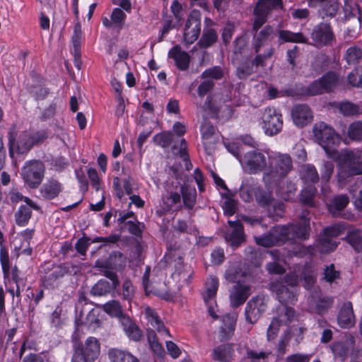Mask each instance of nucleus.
Masks as SVG:
<instances>
[{
    "label": "nucleus",
    "mask_w": 362,
    "mask_h": 362,
    "mask_svg": "<svg viewBox=\"0 0 362 362\" xmlns=\"http://www.w3.org/2000/svg\"><path fill=\"white\" fill-rule=\"evenodd\" d=\"M338 245V242L321 233L316 243V250L320 253H329L334 251Z\"/></svg>",
    "instance_id": "nucleus-32"
},
{
    "label": "nucleus",
    "mask_w": 362,
    "mask_h": 362,
    "mask_svg": "<svg viewBox=\"0 0 362 362\" xmlns=\"http://www.w3.org/2000/svg\"><path fill=\"white\" fill-rule=\"evenodd\" d=\"M231 347L228 344H221L212 351L211 358L214 361L221 362L226 361L230 354Z\"/></svg>",
    "instance_id": "nucleus-36"
},
{
    "label": "nucleus",
    "mask_w": 362,
    "mask_h": 362,
    "mask_svg": "<svg viewBox=\"0 0 362 362\" xmlns=\"http://www.w3.org/2000/svg\"><path fill=\"white\" fill-rule=\"evenodd\" d=\"M100 349L98 340L93 337H89L85 341L84 345L77 346L74 352L81 354L88 361H93L98 356Z\"/></svg>",
    "instance_id": "nucleus-18"
},
{
    "label": "nucleus",
    "mask_w": 362,
    "mask_h": 362,
    "mask_svg": "<svg viewBox=\"0 0 362 362\" xmlns=\"http://www.w3.org/2000/svg\"><path fill=\"white\" fill-rule=\"evenodd\" d=\"M281 0H259L256 6L262 10H266V12L269 13L271 9L281 7Z\"/></svg>",
    "instance_id": "nucleus-58"
},
{
    "label": "nucleus",
    "mask_w": 362,
    "mask_h": 362,
    "mask_svg": "<svg viewBox=\"0 0 362 362\" xmlns=\"http://www.w3.org/2000/svg\"><path fill=\"white\" fill-rule=\"evenodd\" d=\"M334 298L326 296H314L308 298V308L311 312L323 315L332 307Z\"/></svg>",
    "instance_id": "nucleus-19"
},
{
    "label": "nucleus",
    "mask_w": 362,
    "mask_h": 362,
    "mask_svg": "<svg viewBox=\"0 0 362 362\" xmlns=\"http://www.w3.org/2000/svg\"><path fill=\"white\" fill-rule=\"evenodd\" d=\"M254 15L255 19L252 29L257 32V30L266 23L268 13L266 12V10H262V8L255 6L254 8Z\"/></svg>",
    "instance_id": "nucleus-42"
},
{
    "label": "nucleus",
    "mask_w": 362,
    "mask_h": 362,
    "mask_svg": "<svg viewBox=\"0 0 362 362\" xmlns=\"http://www.w3.org/2000/svg\"><path fill=\"white\" fill-rule=\"evenodd\" d=\"M108 357L111 362H140L130 352L118 349H110L108 352Z\"/></svg>",
    "instance_id": "nucleus-30"
},
{
    "label": "nucleus",
    "mask_w": 362,
    "mask_h": 362,
    "mask_svg": "<svg viewBox=\"0 0 362 362\" xmlns=\"http://www.w3.org/2000/svg\"><path fill=\"white\" fill-rule=\"evenodd\" d=\"M246 275L245 272L243 270L240 264H234L230 266L225 273V278L230 282H236L240 284L242 279Z\"/></svg>",
    "instance_id": "nucleus-34"
},
{
    "label": "nucleus",
    "mask_w": 362,
    "mask_h": 362,
    "mask_svg": "<svg viewBox=\"0 0 362 362\" xmlns=\"http://www.w3.org/2000/svg\"><path fill=\"white\" fill-rule=\"evenodd\" d=\"M290 329L291 338H294L296 345H298L303 339V334L306 331V328L303 326H290L286 328Z\"/></svg>",
    "instance_id": "nucleus-56"
},
{
    "label": "nucleus",
    "mask_w": 362,
    "mask_h": 362,
    "mask_svg": "<svg viewBox=\"0 0 362 362\" xmlns=\"http://www.w3.org/2000/svg\"><path fill=\"white\" fill-rule=\"evenodd\" d=\"M45 165L39 160L27 161L21 170L24 182L30 187L35 189L42 182L45 175Z\"/></svg>",
    "instance_id": "nucleus-5"
},
{
    "label": "nucleus",
    "mask_w": 362,
    "mask_h": 362,
    "mask_svg": "<svg viewBox=\"0 0 362 362\" xmlns=\"http://www.w3.org/2000/svg\"><path fill=\"white\" fill-rule=\"evenodd\" d=\"M250 286L237 284L232 288L230 292V302L233 308H237L243 304L250 296Z\"/></svg>",
    "instance_id": "nucleus-22"
},
{
    "label": "nucleus",
    "mask_w": 362,
    "mask_h": 362,
    "mask_svg": "<svg viewBox=\"0 0 362 362\" xmlns=\"http://www.w3.org/2000/svg\"><path fill=\"white\" fill-rule=\"evenodd\" d=\"M182 197L184 205L189 209H192L195 203V189L191 192H187L186 190L184 189V187H182Z\"/></svg>",
    "instance_id": "nucleus-59"
},
{
    "label": "nucleus",
    "mask_w": 362,
    "mask_h": 362,
    "mask_svg": "<svg viewBox=\"0 0 362 362\" xmlns=\"http://www.w3.org/2000/svg\"><path fill=\"white\" fill-rule=\"evenodd\" d=\"M103 310L111 316L121 317L122 310L119 303L116 300H111L103 305Z\"/></svg>",
    "instance_id": "nucleus-49"
},
{
    "label": "nucleus",
    "mask_w": 362,
    "mask_h": 362,
    "mask_svg": "<svg viewBox=\"0 0 362 362\" xmlns=\"http://www.w3.org/2000/svg\"><path fill=\"white\" fill-rule=\"evenodd\" d=\"M298 274H288L284 279L272 281L268 288L276 295L281 305L294 303L297 301Z\"/></svg>",
    "instance_id": "nucleus-4"
},
{
    "label": "nucleus",
    "mask_w": 362,
    "mask_h": 362,
    "mask_svg": "<svg viewBox=\"0 0 362 362\" xmlns=\"http://www.w3.org/2000/svg\"><path fill=\"white\" fill-rule=\"evenodd\" d=\"M267 300L263 296L252 298L247 303L245 310L246 320L254 324L256 322L267 308Z\"/></svg>",
    "instance_id": "nucleus-11"
},
{
    "label": "nucleus",
    "mask_w": 362,
    "mask_h": 362,
    "mask_svg": "<svg viewBox=\"0 0 362 362\" xmlns=\"http://www.w3.org/2000/svg\"><path fill=\"white\" fill-rule=\"evenodd\" d=\"M362 58V49L358 47H351L346 52L345 59L349 64H356Z\"/></svg>",
    "instance_id": "nucleus-43"
},
{
    "label": "nucleus",
    "mask_w": 362,
    "mask_h": 362,
    "mask_svg": "<svg viewBox=\"0 0 362 362\" xmlns=\"http://www.w3.org/2000/svg\"><path fill=\"white\" fill-rule=\"evenodd\" d=\"M123 330L127 336L135 341H139L143 334L139 327L129 317H122L121 320Z\"/></svg>",
    "instance_id": "nucleus-27"
},
{
    "label": "nucleus",
    "mask_w": 362,
    "mask_h": 362,
    "mask_svg": "<svg viewBox=\"0 0 362 362\" xmlns=\"http://www.w3.org/2000/svg\"><path fill=\"white\" fill-rule=\"evenodd\" d=\"M324 92L320 78L310 83L305 90V93L308 95H316Z\"/></svg>",
    "instance_id": "nucleus-61"
},
{
    "label": "nucleus",
    "mask_w": 362,
    "mask_h": 362,
    "mask_svg": "<svg viewBox=\"0 0 362 362\" xmlns=\"http://www.w3.org/2000/svg\"><path fill=\"white\" fill-rule=\"evenodd\" d=\"M348 136L351 140H362V122H355L351 124L348 129Z\"/></svg>",
    "instance_id": "nucleus-48"
},
{
    "label": "nucleus",
    "mask_w": 362,
    "mask_h": 362,
    "mask_svg": "<svg viewBox=\"0 0 362 362\" xmlns=\"http://www.w3.org/2000/svg\"><path fill=\"white\" fill-rule=\"evenodd\" d=\"M348 82L354 86L362 87V73H359L358 69H354L348 75Z\"/></svg>",
    "instance_id": "nucleus-64"
},
{
    "label": "nucleus",
    "mask_w": 362,
    "mask_h": 362,
    "mask_svg": "<svg viewBox=\"0 0 362 362\" xmlns=\"http://www.w3.org/2000/svg\"><path fill=\"white\" fill-rule=\"evenodd\" d=\"M110 18L115 26L120 28L126 18V14L121 8H115L113 9Z\"/></svg>",
    "instance_id": "nucleus-60"
},
{
    "label": "nucleus",
    "mask_w": 362,
    "mask_h": 362,
    "mask_svg": "<svg viewBox=\"0 0 362 362\" xmlns=\"http://www.w3.org/2000/svg\"><path fill=\"white\" fill-rule=\"evenodd\" d=\"M321 10L322 18L325 16L334 17L338 10V4L336 0H326Z\"/></svg>",
    "instance_id": "nucleus-46"
},
{
    "label": "nucleus",
    "mask_w": 362,
    "mask_h": 362,
    "mask_svg": "<svg viewBox=\"0 0 362 362\" xmlns=\"http://www.w3.org/2000/svg\"><path fill=\"white\" fill-rule=\"evenodd\" d=\"M270 354V351H261L258 352L254 350L247 351V356L251 361V362L264 361Z\"/></svg>",
    "instance_id": "nucleus-57"
},
{
    "label": "nucleus",
    "mask_w": 362,
    "mask_h": 362,
    "mask_svg": "<svg viewBox=\"0 0 362 362\" xmlns=\"http://www.w3.org/2000/svg\"><path fill=\"white\" fill-rule=\"evenodd\" d=\"M240 163L243 168L250 174L262 171L267 165L265 156L257 150L246 153L243 158L240 159Z\"/></svg>",
    "instance_id": "nucleus-9"
},
{
    "label": "nucleus",
    "mask_w": 362,
    "mask_h": 362,
    "mask_svg": "<svg viewBox=\"0 0 362 362\" xmlns=\"http://www.w3.org/2000/svg\"><path fill=\"white\" fill-rule=\"evenodd\" d=\"M218 285V279L216 276H209L205 284L206 291L202 294L204 300L208 308L209 314L214 319L218 318V316L216 315V303L214 298Z\"/></svg>",
    "instance_id": "nucleus-10"
},
{
    "label": "nucleus",
    "mask_w": 362,
    "mask_h": 362,
    "mask_svg": "<svg viewBox=\"0 0 362 362\" xmlns=\"http://www.w3.org/2000/svg\"><path fill=\"white\" fill-rule=\"evenodd\" d=\"M268 215L274 221H278L284 214V204L281 202H275L272 204L268 209Z\"/></svg>",
    "instance_id": "nucleus-50"
},
{
    "label": "nucleus",
    "mask_w": 362,
    "mask_h": 362,
    "mask_svg": "<svg viewBox=\"0 0 362 362\" xmlns=\"http://www.w3.org/2000/svg\"><path fill=\"white\" fill-rule=\"evenodd\" d=\"M113 288L112 284L106 280L101 279L98 281L91 288V294L96 296H104L109 293Z\"/></svg>",
    "instance_id": "nucleus-37"
},
{
    "label": "nucleus",
    "mask_w": 362,
    "mask_h": 362,
    "mask_svg": "<svg viewBox=\"0 0 362 362\" xmlns=\"http://www.w3.org/2000/svg\"><path fill=\"white\" fill-rule=\"evenodd\" d=\"M303 176L306 181L310 182L312 183H315L319 180L317 170L312 165H306Z\"/></svg>",
    "instance_id": "nucleus-63"
},
{
    "label": "nucleus",
    "mask_w": 362,
    "mask_h": 362,
    "mask_svg": "<svg viewBox=\"0 0 362 362\" xmlns=\"http://www.w3.org/2000/svg\"><path fill=\"white\" fill-rule=\"evenodd\" d=\"M313 45L316 47L329 46L335 40L334 34L329 23H320L316 25L310 34Z\"/></svg>",
    "instance_id": "nucleus-8"
},
{
    "label": "nucleus",
    "mask_w": 362,
    "mask_h": 362,
    "mask_svg": "<svg viewBox=\"0 0 362 362\" xmlns=\"http://www.w3.org/2000/svg\"><path fill=\"white\" fill-rule=\"evenodd\" d=\"M24 202L25 204L21 205L16 214V224L21 226L28 223L31 217L32 209H40V206L30 198L25 197Z\"/></svg>",
    "instance_id": "nucleus-21"
},
{
    "label": "nucleus",
    "mask_w": 362,
    "mask_h": 362,
    "mask_svg": "<svg viewBox=\"0 0 362 362\" xmlns=\"http://www.w3.org/2000/svg\"><path fill=\"white\" fill-rule=\"evenodd\" d=\"M107 263L108 262H101L100 261H96L95 266L97 267L105 269L103 271L104 275L111 281L110 284H112L113 288H117L119 285V282L117 279V276L115 274V272L107 269V267L106 265Z\"/></svg>",
    "instance_id": "nucleus-52"
},
{
    "label": "nucleus",
    "mask_w": 362,
    "mask_h": 362,
    "mask_svg": "<svg viewBox=\"0 0 362 362\" xmlns=\"http://www.w3.org/2000/svg\"><path fill=\"white\" fill-rule=\"evenodd\" d=\"M305 213V211L301 216L299 223L274 226L268 233L255 237L256 243L263 247H270L296 240L308 239L310 218L306 217Z\"/></svg>",
    "instance_id": "nucleus-2"
},
{
    "label": "nucleus",
    "mask_w": 362,
    "mask_h": 362,
    "mask_svg": "<svg viewBox=\"0 0 362 362\" xmlns=\"http://www.w3.org/2000/svg\"><path fill=\"white\" fill-rule=\"evenodd\" d=\"M273 187H277L278 193L286 201L289 200L296 191V184L288 180L282 185L281 181H280L277 185H273Z\"/></svg>",
    "instance_id": "nucleus-35"
},
{
    "label": "nucleus",
    "mask_w": 362,
    "mask_h": 362,
    "mask_svg": "<svg viewBox=\"0 0 362 362\" xmlns=\"http://www.w3.org/2000/svg\"><path fill=\"white\" fill-rule=\"evenodd\" d=\"M61 191V184L57 180H50L43 185L40 189V194L47 199H52L57 197Z\"/></svg>",
    "instance_id": "nucleus-29"
},
{
    "label": "nucleus",
    "mask_w": 362,
    "mask_h": 362,
    "mask_svg": "<svg viewBox=\"0 0 362 362\" xmlns=\"http://www.w3.org/2000/svg\"><path fill=\"white\" fill-rule=\"evenodd\" d=\"M345 225L339 223L325 228L322 233L326 234V236L333 239L343 234L345 232Z\"/></svg>",
    "instance_id": "nucleus-51"
},
{
    "label": "nucleus",
    "mask_w": 362,
    "mask_h": 362,
    "mask_svg": "<svg viewBox=\"0 0 362 362\" xmlns=\"http://www.w3.org/2000/svg\"><path fill=\"white\" fill-rule=\"evenodd\" d=\"M320 81L324 91L330 92L339 84L340 78L336 72L328 71L320 78Z\"/></svg>",
    "instance_id": "nucleus-33"
},
{
    "label": "nucleus",
    "mask_w": 362,
    "mask_h": 362,
    "mask_svg": "<svg viewBox=\"0 0 362 362\" xmlns=\"http://www.w3.org/2000/svg\"><path fill=\"white\" fill-rule=\"evenodd\" d=\"M255 199L258 204L267 209L273 204L274 198L272 192L258 190L255 193Z\"/></svg>",
    "instance_id": "nucleus-40"
},
{
    "label": "nucleus",
    "mask_w": 362,
    "mask_h": 362,
    "mask_svg": "<svg viewBox=\"0 0 362 362\" xmlns=\"http://www.w3.org/2000/svg\"><path fill=\"white\" fill-rule=\"evenodd\" d=\"M291 339L290 329H286L281 335L277 344V353L279 355H284L288 351L289 341Z\"/></svg>",
    "instance_id": "nucleus-45"
},
{
    "label": "nucleus",
    "mask_w": 362,
    "mask_h": 362,
    "mask_svg": "<svg viewBox=\"0 0 362 362\" xmlns=\"http://www.w3.org/2000/svg\"><path fill=\"white\" fill-rule=\"evenodd\" d=\"M182 191V186H178V184L173 186H167L166 193L163 196V207L157 213L160 215L166 211H170L173 207L181 203V195Z\"/></svg>",
    "instance_id": "nucleus-14"
},
{
    "label": "nucleus",
    "mask_w": 362,
    "mask_h": 362,
    "mask_svg": "<svg viewBox=\"0 0 362 362\" xmlns=\"http://www.w3.org/2000/svg\"><path fill=\"white\" fill-rule=\"evenodd\" d=\"M47 138V134L45 131L30 132H22L16 141V150L19 153H28L32 147L42 143Z\"/></svg>",
    "instance_id": "nucleus-7"
},
{
    "label": "nucleus",
    "mask_w": 362,
    "mask_h": 362,
    "mask_svg": "<svg viewBox=\"0 0 362 362\" xmlns=\"http://www.w3.org/2000/svg\"><path fill=\"white\" fill-rule=\"evenodd\" d=\"M201 32L200 18L191 13L185 23L184 31V41L187 45L194 42L199 37Z\"/></svg>",
    "instance_id": "nucleus-17"
},
{
    "label": "nucleus",
    "mask_w": 362,
    "mask_h": 362,
    "mask_svg": "<svg viewBox=\"0 0 362 362\" xmlns=\"http://www.w3.org/2000/svg\"><path fill=\"white\" fill-rule=\"evenodd\" d=\"M279 38L282 42L308 43V38L302 33H293L288 30H280Z\"/></svg>",
    "instance_id": "nucleus-28"
},
{
    "label": "nucleus",
    "mask_w": 362,
    "mask_h": 362,
    "mask_svg": "<svg viewBox=\"0 0 362 362\" xmlns=\"http://www.w3.org/2000/svg\"><path fill=\"white\" fill-rule=\"evenodd\" d=\"M262 127L267 135H276L282 129V114L275 107H267L264 108L262 115Z\"/></svg>",
    "instance_id": "nucleus-6"
},
{
    "label": "nucleus",
    "mask_w": 362,
    "mask_h": 362,
    "mask_svg": "<svg viewBox=\"0 0 362 362\" xmlns=\"http://www.w3.org/2000/svg\"><path fill=\"white\" fill-rule=\"evenodd\" d=\"M290 274H298V280H303V286L307 290H312L316 283V273L310 263H306L303 265H297L293 272Z\"/></svg>",
    "instance_id": "nucleus-16"
},
{
    "label": "nucleus",
    "mask_w": 362,
    "mask_h": 362,
    "mask_svg": "<svg viewBox=\"0 0 362 362\" xmlns=\"http://www.w3.org/2000/svg\"><path fill=\"white\" fill-rule=\"evenodd\" d=\"M273 33L274 28L271 25H267L254 36L253 47L256 53H258L261 48L267 44Z\"/></svg>",
    "instance_id": "nucleus-25"
},
{
    "label": "nucleus",
    "mask_w": 362,
    "mask_h": 362,
    "mask_svg": "<svg viewBox=\"0 0 362 362\" xmlns=\"http://www.w3.org/2000/svg\"><path fill=\"white\" fill-rule=\"evenodd\" d=\"M337 323L343 329H349L354 326L356 319L351 302L346 301L341 305L337 315Z\"/></svg>",
    "instance_id": "nucleus-20"
},
{
    "label": "nucleus",
    "mask_w": 362,
    "mask_h": 362,
    "mask_svg": "<svg viewBox=\"0 0 362 362\" xmlns=\"http://www.w3.org/2000/svg\"><path fill=\"white\" fill-rule=\"evenodd\" d=\"M230 226L224 233L226 241L233 248L238 247L245 240L243 225L239 221H228Z\"/></svg>",
    "instance_id": "nucleus-13"
},
{
    "label": "nucleus",
    "mask_w": 362,
    "mask_h": 362,
    "mask_svg": "<svg viewBox=\"0 0 362 362\" xmlns=\"http://www.w3.org/2000/svg\"><path fill=\"white\" fill-rule=\"evenodd\" d=\"M145 315L148 323L156 329L162 336L170 337L169 330L165 327L160 320L157 313L150 307L145 309Z\"/></svg>",
    "instance_id": "nucleus-24"
},
{
    "label": "nucleus",
    "mask_w": 362,
    "mask_h": 362,
    "mask_svg": "<svg viewBox=\"0 0 362 362\" xmlns=\"http://www.w3.org/2000/svg\"><path fill=\"white\" fill-rule=\"evenodd\" d=\"M223 76V70L219 66H215L206 69L201 74L203 79L219 80Z\"/></svg>",
    "instance_id": "nucleus-44"
},
{
    "label": "nucleus",
    "mask_w": 362,
    "mask_h": 362,
    "mask_svg": "<svg viewBox=\"0 0 362 362\" xmlns=\"http://www.w3.org/2000/svg\"><path fill=\"white\" fill-rule=\"evenodd\" d=\"M168 57L174 60L175 66L180 70L185 71L189 68L190 57L180 45H177L169 50Z\"/></svg>",
    "instance_id": "nucleus-23"
},
{
    "label": "nucleus",
    "mask_w": 362,
    "mask_h": 362,
    "mask_svg": "<svg viewBox=\"0 0 362 362\" xmlns=\"http://www.w3.org/2000/svg\"><path fill=\"white\" fill-rule=\"evenodd\" d=\"M323 274V278L327 282L332 283L339 278L340 273L336 270L334 265L331 264L325 267Z\"/></svg>",
    "instance_id": "nucleus-55"
},
{
    "label": "nucleus",
    "mask_w": 362,
    "mask_h": 362,
    "mask_svg": "<svg viewBox=\"0 0 362 362\" xmlns=\"http://www.w3.org/2000/svg\"><path fill=\"white\" fill-rule=\"evenodd\" d=\"M316 193V189L313 185H308L304 187L300 194V202L308 206H313V198Z\"/></svg>",
    "instance_id": "nucleus-41"
},
{
    "label": "nucleus",
    "mask_w": 362,
    "mask_h": 362,
    "mask_svg": "<svg viewBox=\"0 0 362 362\" xmlns=\"http://www.w3.org/2000/svg\"><path fill=\"white\" fill-rule=\"evenodd\" d=\"M282 325L279 324L276 320L272 319L270 325L267 331V341H270L276 339L277 337L279 329Z\"/></svg>",
    "instance_id": "nucleus-62"
},
{
    "label": "nucleus",
    "mask_w": 362,
    "mask_h": 362,
    "mask_svg": "<svg viewBox=\"0 0 362 362\" xmlns=\"http://www.w3.org/2000/svg\"><path fill=\"white\" fill-rule=\"evenodd\" d=\"M153 139L156 144L161 147H168L173 140V134L170 132H165L157 134Z\"/></svg>",
    "instance_id": "nucleus-53"
},
{
    "label": "nucleus",
    "mask_w": 362,
    "mask_h": 362,
    "mask_svg": "<svg viewBox=\"0 0 362 362\" xmlns=\"http://www.w3.org/2000/svg\"><path fill=\"white\" fill-rule=\"evenodd\" d=\"M349 202V199L346 194H340L334 197L328 204L329 211L334 216H338L340 212L345 209Z\"/></svg>",
    "instance_id": "nucleus-31"
},
{
    "label": "nucleus",
    "mask_w": 362,
    "mask_h": 362,
    "mask_svg": "<svg viewBox=\"0 0 362 362\" xmlns=\"http://www.w3.org/2000/svg\"><path fill=\"white\" fill-rule=\"evenodd\" d=\"M293 122L298 127H303L310 124L313 114L310 107L305 104L295 105L291 111Z\"/></svg>",
    "instance_id": "nucleus-15"
},
{
    "label": "nucleus",
    "mask_w": 362,
    "mask_h": 362,
    "mask_svg": "<svg viewBox=\"0 0 362 362\" xmlns=\"http://www.w3.org/2000/svg\"><path fill=\"white\" fill-rule=\"evenodd\" d=\"M237 316L235 314H226L223 316V327L222 329L231 334L233 332L236 325Z\"/></svg>",
    "instance_id": "nucleus-54"
},
{
    "label": "nucleus",
    "mask_w": 362,
    "mask_h": 362,
    "mask_svg": "<svg viewBox=\"0 0 362 362\" xmlns=\"http://www.w3.org/2000/svg\"><path fill=\"white\" fill-rule=\"evenodd\" d=\"M315 141L323 148L327 155L339 161L338 182L344 184L351 176L362 174V149L347 150L339 153L337 146L340 138L334 129L321 122L313 128Z\"/></svg>",
    "instance_id": "nucleus-1"
},
{
    "label": "nucleus",
    "mask_w": 362,
    "mask_h": 362,
    "mask_svg": "<svg viewBox=\"0 0 362 362\" xmlns=\"http://www.w3.org/2000/svg\"><path fill=\"white\" fill-rule=\"evenodd\" d=\"M346 240L357 252H360L362 250V235L361 230H354L349 231L346 235Z\"/></svg>",
    "instance_id": "nucleus-39"
},
{
    "label": "nucleus",
    "mask_w": 362,
    "mask_h": 362,
    "mask_svg": "<svg viewBox=\"0 0 362 362\" xmlns=\"http://www.w3.org/2000/svg\"><path fill=\"white\" fill-rule=\"evenodd\" d=\"M218 35L216 30L212 28H207L204 30L203 35L198 44L201 47L206 48L214 44L217 40Z\"/></svg>",
    "instance_id": "nucleus-38"
},
{
    "label": "nucleus",
    "mask_w": 362,
    "mask_h": 362,
    "mask_svg": "<svg viewBox=\"0 0 362 362\" xmlns=\"http://www.w3.org/2000/svg\"><path fill=\"white\" fill-rule=\"evenodd\" d=\"M202 143L204 146L205 151L207 154L211 155L214 153L215 146L218 141L219 133L216 127L205 119L200 128Z\"/></svg>",
    "instance_id": "nucleus-12"
},
{
    "label": "nucleus",
    "mask_w": 362,
    "mask_h": 362,
    "mask_svg": "<svg viewBox=\"0 0 362 362\" xmlns=\"http://www.w3.org/2000/svg\"><path fill=\"white\" fill-rule=\"evenodd\" d=\"M293 169V160L288 153H274L269 156V167L263 180L268 187L282 181Z\"/></svg>",
    "instance_id": "nucleus-3"
},
{
    "label": "nucleus",
    "mask_w": 362,
    "mask_h": 362,
    "mask_svg": "<svg viewBox=\"0 0 362 362\" xmlns=\"http://www.w3.org/2000/svg\"><path fill=\"white\" fill-rule=\"evenodd\" d=\"M338 108L340 112L345 116L359 114V104L355 105L349 102H342L339 103Z\"/></svg>",
    "instance_id": "nucleus-47"
},
{
    "label": "nucleus",
    "mask_w": 362,
    "mask_h": 362,
    "mask_svg": "<svg viewBox=\"0 0 362 362\" xmlns=\"http://www.w3.org/2000/svg\"><path fill=\"white\" fill-rule=\"evenodd\" d=\"M295 316L296 312L293 308L281 305L277 308L276 315L273 319L281 325H287L293 321Z\"/></svg>",
    "instance_id": "nucleus-26"
}]
</instances>
